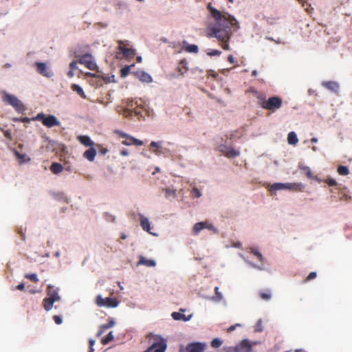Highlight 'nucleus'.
<instances>
[{
    "label": "nucleus",
    "instance_id": "obj_1",
    "mask_svg": "<svg viewBox=\"0 0 352 352\" xmlns=\"http://www.w3.org/2000/svg\"><path fill=\"white\" fill-rule=\"evenodd\" d=\"M208 9L217 21V25L210 28V36L216 37L219 41H228L232 34V28L235 30L239 28L235 18L228 13L222 14L218 10L208 5Z\"/></svg>",
    "mask_w": 352,
    "mask_h": 352
},
{
    "label": "nucleus",
    "instance_id": "obj_2",
    "mask_svg": "<svg viewBox=\"0 0 352 352\" xmlns=\"http://www.w3.org/2000/svg\"><path fill=\"white\" fill-rule=\"evenodd\" d=\"M254 94L258 99V104L263 109L274 113L282 107L283 100L278 96H272L266 99L265 95L263 93L254 91Z\"/></svg>",
    "mask_w": 352,
    "mask_h": 352
},
{
    "label": "nucleus",
    "instance_id": "obj_3",
    "mask_svg": "<svg viewBox=\"0 0 352 352\" xmlns=\"http://www.w3.org/2000/svg\"><path fill=\"white\" fill-rule=\"evenodd\" d=\"M47 297L43 300V307L46 311H50L54 302L60 300L58 289L54 286L48 285L47 288Z\"/></svg>",
    "mask_w": 352,
    "mask_h": 352
},
{
    "label": "nucleus",
    "instance_id": "obj_4",
    "mask_svg": "<svg viewBox=\"0 0 352 352\" xmlns=\"http://www.w3.org/2000/svg\"><path fill=\"white\" fill-rule=\"evenodd\" d=\"M2 100L12 106L19 113H23L25 110L23 103L13 95L5 92L2 96Z\"/></svg>",
    "mask_w": 352,
    "mask_h": 352
},
{
    "label": "nucleus",
    "instance_id": "obj_5",
    "mask_svg": "<svg viewBox=\"0 0 352 352\" xmlns=\"http://www.w3.org/2000/svg\"><path fill=\"white\" fill-rule=\"evenodd\" d=\"M153 337L154 342L144 352H165L167 347L166 341L160 336H154Z\"/></svg>",
    "mask_w": 352,
    "mask_h": 352
},
{
    "label": "nucleus",
    "instance_id": "obj_6",
    "mask_svg": "<svg viewBox=\"0 0 352 352\" xmlns=\"http://www.w3.org/2000/svg\"><path fill=\"white\" fill-rule=\"evenodd\" d=\"M34 119L42 121L43 124L48 128H51L54 126H59L60 124L54 116L50 115L46 116L43 113L37 114Z\"/></svg>",
    "mask_w": 352,
    "mask_h": 352
},
{
    "label": "nucleus",
    "instance_id": "obj_7",
    "mask_svg": "<svg viewBox=\"0 0 352 352\" xmlns=\"http://www.w3.org/2000/svg\"><path fill=\"white\" fill-rule=\"evenodd\" d=\"M78 63L84 65L87 69L90 70H95L97 69V65L94 61L93 56L90 54H85L80 56L78 60Z\"/></svg>",
    "mask_w": 352,
    "mask_h": 352
},
{
    "label": "nucleus",
    "instance_id": "obj_8",
    "mask_svg": "<svg viewBox=\"0 0 352 352\" xmlns=\"http://www.w3.org/2000/svg\"><path fill=\"white\" fill-rule=\"evenodd\" d=\"M96 304L99 307H116L118 305V302L115 298L109 297L102 298L100 296H98L96 298Z\"/></svg>",
    "mask_w": 352,
    "mask_h": 352
},
{
    "label": "nucleus",
    "instance_id": "obj_9",
    "mask_svg": "<svg viewBox=\"0 0 352 352\" xmlns=\"http://www.w3.org/2000/svg\"><path fill=\"white\" fill-rule=\"evenodd\" d=\"M252 345L248 340H243L241 343L234 346L230 347L228 352H251Z\"/></svg>",
    "mask_w": 352,
    "mask_h": 352
},
{
    "label": "nucleus",
    "instance_id": "obj_10",
    "mask_svg": "<svg viewBox=\"0 0 352 352\" xmlns=\"http://www.w3.org/2000/svg\"><path fill=\"white\" fill-rule=\"evenodd\" d=\"M119 45L118 50L121 52L124 57L126 58H133L135 55V51L134 49L126 47V45L124 41H118Z\"/></svg>",
    "mask_w": 352,
    "mask_h": 352
},
{
    "label": "nucleus",
    "instance_id": "obj_11",
    "mask_svg": "<svg viewBox=\"0 0 352 352\" xmlns=\"http://www.w3.org/2000/svg\"><path fill=\"white\" fill-rule=\"evenodd\" d=\"M36 71L41 75L50 78L53 76V72L47 67L44 63L36 62Z\"/></svg>",
    "mask_w": 352,
    "mask_h": 352
},
{
    "label": "nucleus",
    "instance_id": "obj_12",
    "mask_svg": "<svg viewBox=\"0 0 352 352\" xmlns=\"http://www.w3.org/2000/svg\"><path fill=\"white\" fill-rule=\"evenodd\" d=\"M206 344L201 342H192L187 344L186 351L187 352H204L206 349Z\"/></svg>",
    "mask_w": 352,
    "mask_h": 352
},
{
    "label": "nucleus",
    "instance_id": "obj_13",
    "mask_svg": "<svg viewBox=\"0 0 352 352\" xmlns=\"http://www.w3.org/2000/svg\"><path fill=\"white\" fill-rule=\"evenodd\" d=\"M122 144L126 146L135 145L142 146L144 144L142 140L135 138L133 136L128 135L124 140L122 141Z\"/></svg>",
    "mask_w": 352,
    "mask_h": 352
},
{
    "label": "nucleus",
    "instance_id": "obj_14",
    "mask_svg": "<svg viewBox=\"0 0 352 352\" xmlns=\"http://www.w3.org/2000/svg\"><path fill=\"white\" fill-rule=\"evenodd\" d=\"M221 151L224 153V155L228 157H234L239 156L240 152L236 151L232 148H229L227 146H223L221 148Z\"/></svg>",
    "mask_w": 352,
    "mask_h": 352
},
{
    "label": "nucleus",
    "instance_id": "obj_15",
    "mask_svg": "<svg viewBox=\"0 0 352 352\" xmlns=\"http://www.w3.org/2000/svg\"><path fill=\"white\" fill-rule=\"evenodd\" d=\"M96 155V148L91 146L88 150L85 151L83 153V157L86 158L89 162H93Z\"/></svg>",
    "mask_w": 352,
    "mask_h": 352
},
{
    "label": "nucleus",
    "instance_id": "obj_16",
    "mask_svg": "<svg viewBox=\"0 0 352 352\" xmlns=\"http://www.w3.org/2000/svg\"><path fill=\"white\" fill-rule=\"evenodd\" d=\"M77 140L85 146H93L94 145V142L87 135H78Z\"/></svg>",
    "mask_w": 352,
    "mask_h": 352
},
{
    "label": "nucleus",
    "instance_id": "obj_17",
    "mask_svg": "<svg viewBox=\"0 0 352 352\" xmlns=\"http://www.w3.org/2000/svg\"><path fill=\"white\" fill-rule=\"evenodd\" d=\"M115 324V322L113 320H110L107 323L100 326L99 330L96 334L97 337H100L105 330L113 327Z\"/></svg>",
    "mask_w": 352,
    "mask_h": 352
},
{
    "label": "nucleus",
    "instance_id": "obj_18",
    "mask_svg": "<svg viewBox=\"0 0 352 352\" xmlns=\"http://www.w3.org/2000/svg\"><path fill=\"white\" fill-rule=\"evenodd\" d=\"M302 169L303 170L305 175L309 178V179H314L318 182H321L322 180L320 179V178H318V176H316V175H314L310 168L309 166H304L302 168Z\"/></svg>",
    "mask_w": 352,
    "mask_h": 352
},
{
    "label": "nucleus",
    "instance_id": "obj_19",
    "mask_svg": "<svg viewBox=\"0 0 352 352\" xmlns=\"http://www.w3.org/2000/svg\"><path fill=\"white\" fill-rule=\"evenodd\" d=\"M303 185L301 183H285V190H301Z\"/></svg>",
    "mask_w": 352,
    "mask_h": 352
},
{
    "label": "nucleus",
    "instance_id": "obj_20",
    "mask_svg": "<svg viewBox=\"0 0 352 352\" xmlns=\"http://www.w3.org/2000/svg\"><path fill=\"white\" fill-rule=\"evenodd\" d=\"M177 70L181 75H184L188 72L187 61L185 59L179 61Z\"/></svg>",
    "mask_w": 352,
    "mask_h": 352
},
{
    "label": "nucleus",
    "instance_id": "obj_21",
    "mask_svg": "<svg viewBox=\"0 0 352 352\" xmlns=\"http://www.w3.org/2000/svg\"><path fill=\"white\" fill-rule=\"evenodd\" d=\"M322 85L327 89H329V90H331L332 91H334V92H337L338 91V89H339V85L336 82L328 81V82H323Z\"/></svg>",
    "mask_w": 352,
    "mask_h": 352
},
{
    "label": "nucleus",
    "instance_id": "obj_22",
    "mask_svg": "<svg viewBox=\"0 0 352 352\" xmlns=\"http://www.w3.org/2000/svg\"><path fill=\"white\" fill-rule=\"evenodd\" d=\"M139 264L144 265L148 267H154L156 265V263L154 260L152 259H146L143 256L140 257V260L138 262Z\"/></svg>",
    "mask_w": 352,
    "mask_h": 352
},
{
    "label": "nucleus",
    "instance_id": "obj_23",
    "mask_svg": "<svg viewBox=\"0 0 352 352\" xmlns=\"http://www.w3.org/2000/svg\"><path fill=\"white\" fill-rule=\"evenodd\" d=\"M171 316L175 320L188 321L190 318V316L186 317L184 314L179 312H173Z\"/></svg>",
    "mask_w": 352,
    "mask_h": 352
},
{
    "label": "nucleus",
    "instance_id": "obj_24",
    "mask_svg": "<svg viewBox=\"0 0 352 352\" xmlns=\"http://www.w3.org/2000/svg\"><path fill=\"white\" fill-rule=\"evenodd\" d=\"M14 155L19 160L20 164L27 163L30 161V158L25 154H21L19 151H15Z\"/></svg>",
    "mask_w": 352,
    "mask_h": 352
},
{
    "label": "nucleus",
    "instance_id": "obj_25",
    "mask_svg": "<svg viewBox=\"0 0 352 352\" xmlns=\"http://www.w3.org/2000/svg\"><path fill=\"white\" fill-rule=\"evenodd\" d=\"M71 89L72 91L76 92L81 98L84 99L87 98L83 89L79 85L76 84H72L71 86Z\"/></svg>",
    "mask_w": 352,
    "mask_h": 352
},
{
    "label": "nucleus",
    "instance_id": "obj_26",
    "mask_svg": "<svg viewBox=\"0 0 352 352\" xmlns=\"http://www.w3.org/2000/svg\"><path fill=\"white\" fill-rule=\"evenodd\" d=\"M140 224L142 229L148 232H150L151 227L150 223L147 218L141 216L140 217Z\"/></svg>",
    "mask_w": 352,
    "mask_h": 352
},
{
    "label": "nucleus",
    "instance_id": "obj_27",
    "mask_svg": "<svg viewBox=\"0 0 352 352\" xmlns=\"http://www.w3.org/2000/svg\"><path fill=\"white\" fill-rule=\"evenodd\" d=\"M63 166L57 162H53L50 166V170L54 174H58L63 171Z\"/></svg>",
    "mask_w": 352,
    "mask_h": 352
},
{
    "label": "nucleus",
    "instance_id": "obj_28",
    "mask_svg": "<svg viewBox=\"0 0 352 352\" xmlns=\"http://www.w3.org/2000/svg\"><path fill=\"white\" fill-rule=\"evenodd\" d=\"M138 75L139 79L142 82H150L152 81L151 76L145 72H140Z\"/></svg>",
    "mask_w": 352,
    "mask_h": 352
},
{
    "label": "nucleus",
    "instance_id": "obj_29",
    "mask_svg": "<svg viewBox=\"0 0 352 352\" xmlns=\"http://www.w3.org/2000/svg\"><path fill=\"white\" fill-rule=\"evenodd\" d=\"M184 50L185 51L190 53H197L198 52V47L194 44H188L186 42L184 43Z\"/></svg>",
    "mask_w": 352,
    "mask_h": 352
},
{
    "label": "nucleus",
    "instance_id": "obj_30",
    "mask_svg": "<svg viewBox=\"0 0 352 352\" xmlns=\"http://www.w3.org/2000/svg\"><path fill=\"white\" fill-rule=\"evenodd\" d=\"M287 141L289 144L292 145L297 144V142H298L297 135L294 131L289 133L287 136Z\"/></svg>",
    "mask_w": 352,
    "mask_h": 352
},
{
    "label": "nucleus",
    "instance_id": "obj_31",
    "mask_svg": "<svg viewBox=\"0 0 352 352\" xmlns=\"http://www.w3.org/2000/svg\"><path fill=\"white\" fill-rule=\"evenodd\" d=\"M205 224H207V221L195 223L193 227V232L198 234L201 230L205 228Z\"/></svg>",
    "mask_w": 352,
    "mask_h": 352
},
{
    "label": "nucleus",
    "instance_id": "obj_32",
    "mask_svg": "<svg viewBox=\"0 0 352 352\" xmlns=\"http://www.w3.org/2000/svg\"><path fill=\"white\" fill-rule=\"evenodd\" d=\"M113 340H114V336L113 335V332L110 331L106 337L102 338L101 343L103 345H106L108 343H109L110 342L113 341Z\"/></svg>",
    "mask_w": 352,
    "mask_h": 352
},
{
    "label": "nucleus",
    "instance_id": "obj_33",
    "mask_svg": "<svg viewBox=\"0 0 352 352\" xmlns=\"http://www.w3.org/2000/svg\"><path fill=\"white\" fill-rule=\"evenodd\" d=\"M261 298L264 300H269L271 298V292L270 290L261 291L258 294Z\"/></svg>",
    "mask_w": 352,
    "mask_h": 352
},
{
    "label": "nucleus",
    "instance_id": "obj_34",
    "mask_svg": "<svg viewBox=\"0 0 352 352\" xmlns=\"http://www.w3.org/2000/svg\"><path fill=\"white\" fill-rule=\"evenodd\" d=\"M337 171L340 175H347L349 173L348 167L345 166H339Z\"/></svg>",
    "mask_w": 352,
    "mask_h": 352
},
{
    "label": "nucleus",
    "instance_id": "obj_35",
    "mask_svg": "<svg viewBox=\"0 0 352 352\" xmlns=\"http://www.w3.org/2000/svg\"><path fill=\"white\" fill-rule=\"evenodd\" d=\"M133 66H134V65H132L131 66L126 65L122 67L120 70V76L122 77H126V76H128L130 72L131 67Z\"/></svg>",
    "mask_w": 352,
    "mask_h": 352
},
{
    "label": "nucleus",
    "instance_id": "obj_36",
    "mask_svg": "<svg viewBox=\"0 0 352 352\" xmlns=\"http://www.w3.org/2000/svg\"><path fill=\"white\" fill-rule=\"evenodd\" d=\"M164 191L165 196L167 199H169L170 197L175 198L176 197V192L175 190L170 188H166Z\"/></svg>",
    "mask_w": 352,
    "mask_h": 352
},
{
    "label": "nucleus",
    "instance_id": "obj_37",
    "mask_svg": "<svg viewBox=\"0 0 352 352\" xmlns=\"http://www.w3.org/2000/svg\"><path fill=\"white\" fill-rule=\"evenodd\" d=\"M250 252L256 256L257 258L259 260V261H261V263L263 262L264 258L263 257V255L257 250L252 248H250Z\"/></svg>",
    "mask_w": 352,
    "mask_h": 352
},
{
    "label": "nucleus",
    "instance_id": "obj_38",
    "mask_svg": "<svg viewBox=\"0 0 352 352\" xmlns=\"http://www.w3.org/2000/svg\"><path fill=\"white\" fill-rule=\"evenodd\" d=\"M274 190H285V184L283 183H274L271 186Z\"/></svg>",
    "mask_w": 352,
    "mask_h": 352
},
{
    "label": "nucleus",
    "instance_id": "obj_39",
    "mask_svg": "<svg viewBox=\"0 0 352 352\" xmlns=\"http://www.w3.org/2000/svg\"><path fill=\"white\" fill-rule=\"evenodd\" d=\"M25 278L32 280L34 283H37L38 281L36 274H26L25 275Z\"/></svg>",
    "mask_w": 352,
    "mask_h": 352
},
{
    "label": "nucleus",
    "instance_id": "obj_40",
    "mask_svg": "<svg viewBox=\"0 0 352 352\" xmlns=\"http://www.w3.org/2000/svg\"><path fill=\"white\" fill-rule=\"evenodd\" d=\"M222 344V340L219 338H214L211 342V346L213 348H218Z\"/></svg>",
    "mask_w": 352,
    "mask_h": 352
},
{
    "label": "nucleus",
    "instance_id": "obj_41",
    "mask_svg": "<svg viewBox=\"0 0 352 352\" xmlns=\"http://www.w3.org/2000/svg\"><path fill=\"white\" fill-rule=\"evenodd\" d=\"M214 292H215V300L217 301L221 300L223 298V296H222L221 293L219 292L218 287H215Z\"/></svg>",
    "mask_w": 352,
    "mask_h": 352
},
{
    "label": "nucleus",
    "instance_id": "obj_42",
    "mask_svg": "<svg viewBox=\"0 0 352 352\" xmlns=\"http://www.w3.org/2000/svg\"><path fill=\"white\" fill-rule=\"evenodd\" d=\"M324 182L330 186H334L337 185V182L336 181V179L332 178H327L324 179Z\"/></svg>",
    "mask_w": 352,
    "mask_h": 352
},
{
    "label": "nucleus",
    "instance_id": "obj_43",
    "mask_svg": "<svg viewBox=\"0 0 352 352\" xmlns=\"http://www.w3.org/2000/svg\"><path fill=\"white\" fill-rule=\"evenodd\" d=\"M191 193L197 198H199L201 196V192H200V190L196 188V187H194L192 190V192Z\"/></svg>",
    "mask_w": 352,
    "mask_h": 352
},
{
    "label": "nucleus",
    "instance_id": "obj_44",
    "mask_svg": "<svg viewBox=\"0 0 352 352\" xmlns=\"http://www.w3.org/2000/svg\"><path fill=\"white\" fill-rule=\"evenodd\" d=\"M316 276H317L316 272H312L309 273V274L307 276L305 281L307 282L312 279H314L316 277Z\"/></svg>",
    "mask_w": 352,
    "mask_h": 352
},
{
    "label": "nucleus",
    "instance_id": "obj_45",
    "mask_svg": "<svg viewBox=\"0 0 352 352\" xmlns=\"http://www.w3.org/2000/svg\"><path fill=\"white\" fill-rule=\"evenodd\" d=\"M221 54V51L217 50H214L207 53V54L210 56H219Z\"/></svg>",
    "mask_w": 352,
    "mask_h": 352
},
{
    "label": "nucleus",
    "instance_id": "obj_46",
    "mask_svg": "<svg viewBox=\"0 0 352 352\" xmlns=\"http://www.w3.org/2000/svg\"><path fill=\"white\" fill-rule=\"evenodd\" d=\"M78 62V61H72V63H70L69 64V69H72V70H75L76 68H77V63Z\"/></svg>",
    "mask_w": 352,
    "mask_h": 352
},
{
    "label": "nucleus",
    "instance_id": "obj_47",
    "mask_svg": "<svg viewBox=\"0 0 352 352\" xmlns=\"http://www.w3.org/2000/svg\"><path fill=\"white\" fill-rule=\"evenodd\" d=\"M97 146H98V147H99V153L101 155H104L107 153L108 150L107 148H103V147L100 146V145H97Z\"/></svg>",
    "mask_w": 352,
    "mask_h": 352
},
{
    "label": "nucleus",
    "instance_id": "obj_48",
    "mask_svg": "<svg viewBox=\"0 0 352 352\" xmlns=\"http://www.w3.org/2000/svg\"><path fill=\"white\" fill-rule=\"evenodd\" d=\"M53 318H54V320L56 322V324H60L62 323V319L60 316H54Z\"/></svg>",
    "mask_w": 352,
    "mask_h": 352
},
{
    "label": "nucleus",
    "instance_id": "obj_49",
    "mask_svg": "<svg viewBox=\"0 0 352 352\" xmlns=\"http://www.w3.org/2000/svg\"><path fill=\"white\" fill-rule=\"evenodd\" d=\"M228 41L222 42L221 47L224 50H230V46H229V44L228 43Z\"/></svg>",
    "mask_w": 352,
    "mask_h": 352
},
{
    "label": "nucleus",
    "instance_id": "obj_50",
    "mask_svg": "<svg viewBox=\"0 0 352 352\" xmlns=\"http://www.w3.org/2000/svg\"><path fill=\"white\" fill-rule=\"evenodd\" d=\"M150 146L152 148H159L160 147V143L156 142H151L150 144Z\"/></svg>",
    "mask_w": 352,
    "mask_h": 352
},
{
    "label": "nucleus",
    "instance_id": "obj_51",
    "mask_svg": "<svg viewBox=\"0 0 352 352\" xmlns=\"http://www.w3.org/2000/svg\"><path fill=\"white\" fill-rule=\"evenodd\" d=\"M14 120L20 121V122H28L30 121V118L25 117V118H18V119H14Z\"/></svg>",
    "mask_w": 352,
    "mask_h": 352
},
{
    "label": "nucleus",
    "instance_id": "obj_52",
    "mask_svg": "<svg viewBox=\"0 0 352 352\" xmlns=\"http://www.w3.org/2000/svg\"><path fill=\"white\" fill-rule=\"evenodd\" d=\"M116 133H118V135H119L120 138H126L129 135L128 134H126V133H124V132H122V131H118L116 132Z\"/></svg>",
    "mask_w": 352,
    "mask_h": 352
},
{
    "label": "nucleus",
    "instance_id": "obj_53",
    "mask_svg": "<svg viewBox=\"0 0 352 352\" xmlns=\"http://www.w3.org/2000/svg\"><path fill=\"white\" fill-rule=\"evenodd\" d=\"M240 325H241L240 324H234V325H232V326H230V327L228 329V332H231V331H234V330L235 329L236 327H237V326H240Z\"/></svg>",
    "mask_w": 352,
    "mask_h": 352
},
{
    "label": "nucleus",
    "instance_id": "obj_54",
    "mask_svg": "<svg viewBox=\"0 0 352 352\" xmlns=\"http://www.w3.org/2000/svg\"><path fill=\"white\" fill-rule=\"evenodd\" d=\"M228 61L230 63H231V64L234 63V56L232 55H229L228 56Z\"/></svg>",
    "mask_w": 352,
    "mask_h": 352
},
{
    "label": "nucleus",
    "instance_id": "obj_55",
    "mask_svg": "<svg viewBox=\"0 0 352 352\" xmlns=\"http://www.w3.org/2000/svg\"><path fill=\"white\" fill-rule=\"evenodd\" d=\"M120 155L122 156H127L129 155V152L126 149L123 148L120 151Z\"/></svg>",
    "mask_w": 352,
    "mask_h": 352
},
{
    "label": "nucleus",
    "instance_id": "obj_56",
    "mask_svg": "<svg viewBox=\"0 0 352 352\" xmlns=\"http://www.w3.org/2000/svg\"><path fill=\"white\" fill-rule=\"evenodd\" d=\"M25 288V284L24 283H20L16 287V289L19 290H23Z\"/></svg>",
    "mask_w": 352,
    "mask_h": 352
},
{
    "label": "nucleus",
    "instance_id": "obj_57",
    "mask_svg": "<svg viewBox=\"0 0 352 352\" xmlns=\"http://www.w3.org/2000/svg\"><path fill=\"white\" fill-rule=\"evenodd\" d=\"M67 76H68L69 78H72V77H74V70L70 69V70L67 72Z\"/></svg>",
    "mask_w": 352,
    "mask_h": 352
},
{
    "label": "nucleus",
    "instance_id": "obj_58",
    "mask_svg": "<svg viewBox=\"0 0 352 352\" xmlns=\"http://www.w3.org/2000/svg\"><path fill=\"white\" fill-rule=\"evenodd\" d=\"M298 1L302 4L303 7L307 5V0H298Z\"/></svg>",
    "mask_w": 352,
    "mask_h": 352
},
{
    "label": "nucleus",
    "instance_id": "obj_59",
    "mask_svg": "<svg viewBox=\"0 0 352 352\" xmlns=\"http://www.w3.org/2000/svg\"><path fill=\"white\" fill-rule=\"evenodd\" d=\"M205 228L213 229V226L207 222V224H205Z\"/></svg>",
    "mask_w": 352,
    "mask_h": 352
},
{
    "label": "nucleus",
    "instance_id": "obj_60",
    "mask_svg": "<svg viewBox=\"0 0 352 352\" xmlns=\"http://www.w3.org/2000/svg\"><path fill=\"white\" fill-rule=\"evenodd\" d=\"M19 234H21V238L23 241L25 240V234L23 233V232L21 231V230H19Z\"/></svg>",
    "mask_w": 352,
    "mask_h": 352
},
{
    "label": "nucleus",
    "instance_id": "obj_61",
    "mask_svg": "<svg viewBox=\"0 0 352 352\" xmlns=\"http://www.w3.org/2000/svg\"><path fill=\"white\" fill-rule=\"evenodd\" d=\"M94 343H95V341L94 340L90 339L89 341V347H93Z\"/></svg>",
    "mask_w": 352,
    "mask_h": 352
},
{
    "label": "nucleus",
    "instance_id": "obj_62",
    "mask_svg": "<svg viewBox=\"0 0 352 352\" xmlns=\"http://www.w3.org/2000/svg\"><path fill=\"white\" fill-rule=\"evenodd\" d=\"M85 75H86L87 76H89V77H95V74H92V73H91V72H87V73L85 74Z\"/></svg>",
    "mask_w": 352,
    "mask_h": 352
},
{
    "label": "nucleus",
    "instance_id": "obj_63",
    "mask_svg": "<svg viewBox=\"0 0 352 352\" xmlns=\"http://www.w3.org/2000/svg\"><path fill=\"white\" fill-rule=\"evenodd\" d=\"M317 141H318V139L316 138H312L311 139V142L313 143H316V142H317Z\"/></svg>",
    "mask_w": 352,
    "mask_h": 352
},
{
    "label": "nucleus",
    "instance_id": "obj_64",
    "mask_svg": "<svg viewBox=\"0 0 352 352\" xmlns=\"http://www.w3.org/2000/svg\"><path fill=\"white\" fill-rule=\"evenodd\" d=\"M295 352H306V351L302 349H297L295 351Z\"/></svg>",
    "mask_w": 352,
    "mask_h": 352
}]
</instances>
